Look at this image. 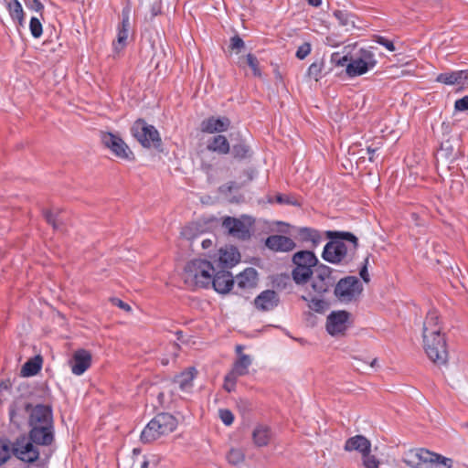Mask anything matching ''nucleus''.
I'll use <instances>...</instances> for the list:
<instances>
[{"label":"nucleus","instance_id":"obj_11","mask_svg":"<svg viewBox=\"0 0 468 468\" xmlns=\"http://www.w3.org/2000/svg\"><path fill=\"white\" fill-rule=\"evenodd\" d=\"M363 286L355 276H347L341 279L335 285V294L344 303H349L360 295Z\"/></svg>","mask_w":468,"mask_h":468},{"label":"nucleus","instance_id":"obj_37","mask_svg":"<svg viewBox=\"0 0 468 468\" xmlns=\"http://www.w3.org/2000/svg\"><path fill=\"white\" fill-rule=\"evenodd\" d=\"M44 216L50 225L53 226L55 229H59L60 224L63 221L62 212L56 210H47L44 212Z\"/></svg>","mask_w":468,"mask_h":468},{"label":"nucleus","instance_id":"obj_49","mask_svg":"<svg viewBox=\"0 0 468 468\" xmlns=\"http://www.w3.org/2000/svg\"><path fill=\"white\" fill-rule=\"evenodd\" d=\"M376 42L385 47L388 51H395L396 49L393 42L388 40L385 37L378 36L376 38Z\"/></svg>","mask_w":468,"mask_h":468},{"label":"nucleus","instance_id":"obj_33","mask_svg":"<svg viewBox=\"0 0 468 468\" xmlns=\"http://www.w3.org/2000/svg\"><path fill=\"white\" fill-rule=\"evenodd\" d=\"M42 358L39 356L27 361L21 369L23 377H32L37 375L41 369Z\"/></svg>","mask_w":468,"mask_h":468},{"label":"nucleus","instance_id":"obj_15","mask_svg":"<svg viewBox=\"0 0 468 468\" xmlns=\"http://www.w3.org/2000/svg\"><path fill=\"white\" fill-rule=\"evenodd\" d=\"M130 10L128 8L123 9L122 12V22L117 27L116 40L112 43L113 50L120 52L126 45L130 35Z\"/></svg>","mask_w":468,"mask_h":468},{"label":"nucleus","instance_id":"obj_3","mask_svg":"<svg viewBox=\"0 0 468 468\" xmlns=\"http://www.w3.org/2000/svg\"><path fill=\"white\" fill-rule=\"evenodd\" d=\"M25 410L27 414L28 432L34 437L51 443L55 441V428L52 409L48 405L27 403Z\"/></svg>","mask_w":468,"mask_h":468},{"label":"nucleus","instance_id":"obj_56","mask_svg":"<svg viewBox=\"0 0 468 468\" xmlns=\"http://www.w3.org/2000/svg\"><path fill=\"white\" fill-rule=\"evenodd\" d=\"M367 150V153L369 154V156H368L369 161L373 162L374 161V154H375V152L377 151V148H373L371 146H368Z\"/></svg>","mask_w":468,"mask_h":468},{"label":"nucleus","instance_id":"obj_39","mask_svg":"<svg viewBox=\"0 0 468 468\" xmlns=\"http://www.w3.org/2000/svg\"><path fill=\"white\" fill-rule=\"evenodd\" d=\"M248 153H249V147L243 143L236 144L231 148V154H232L233 157L237 158V159L246 158L248 155Z\"/></svg>","mask_w":468,"mask_h":468},{"label":"nucleus","instance_id":"obj_5","mask_svg":"<svg viewBox=\"0 0 468 468\" xmlns=\"http://www.w3.org/2000/svg\"><path fill=\"white\" fill-rule=\"evenodd\" d=\"M214 272V267L208 261L195 259L186 263L183 277L189 286L206 288L211 283Z\"/></svg>","mask_w":468,"mask_h":468},{"label":"nucleus","instance_id":"obj_43","mask_svg":"<svg viewBox=\"0 0 468 468\" xmlns=\"http://www.w3.org/2000/svg\"><path fill=\"white\" fill-rule=\"evenodd\" d=\"M363 465L365 468H378L379 462L374 455L370 454V452H367L362 455Z\"/></svg>","mask_w":468,"mask_h":468},{"label":"nucleus","instance_id":"obj_4","mask_svg":"<svg viewBox=\"0 0 468 468\" xmlns=\"http://www.w3.org/2000/svg\"><path fill=\"white\" fill-rule=\"evenodd\" d=\"M402 460L410 468H452L453 463L450 458L423 448L407 451Z\"/></svg>","mask_w":468,"mask_h":468},{"label":"nucleus","instance_id":"obj_25","mask_svg":"<svg viewBox=\"0 0 468 468\" xmlns=\"http://www.w3.org/2000/svg\"><path fill=\"white\" fill-rule=\"evenodd\" d=\"M344 448L346 452L357 451L363 455L365 452H370L371 443L366 437L356 435L349 438Z\"/></svg>","mask_w":468,"mask_h":468},{"label":"nucleus","instance_id":"obj_34","mask_svg":"<svg viewBox=\"0 0 468 468\" xmlns=\"http://www.w3.org/2000/svg\"><path fill=\"white\" fill-rule=\"evenodd\" d=\"M334 16L337 19L339 24L346 27V30L355 27L354 16L350 13L345 10H335Z\"/></svg>","mask_w":468,"mask_h":468},{"label":"nucleus","instance_id":"obj_44","mask_svg":"<svg viewBox=\"0 0 468 468\" xmlns=\"http://www.w3.org/2000/svg\"><path fill=\"white\" fill-rule=\"evenodd\" d=\"M218 416L221 421L227 426L231 425L234 421V415L229 410L220 409L218 410Z\"/></svg>","mask_w":468,"mask_h":468},{"label":"nucleus","instance_id":"obj_59","mask_svg":"<svg viewBox=\"0 0 468 468\" xmlns=\"http://www.w3.org/2000/svg\"><path fill=\"white\" fill-rule=\"evenodd\" d=\"M232 186H233V183H229L227 186H221V187H220V189H222V190H223V189H224V190L226 189V190H228V191H231V189H232Z\"/></svg>","mask_w":468,"mask_h":468},{"label":"nucleus","instance_id":"obj_24","mask_svg":"<svg viewBox=\"0 0 468 468\" xmlns=\"http://www.w3.org/2000/svg\"><path fill=\"white\" fill-rule=\"evenodd\" d=\"M196 368L189 367L187 370L175 377L174 384L177 385L182 392L190 393L193 388V381L196 378Z\"/></svg>","mask_w":468,"mask_h":468},{"label":"nucleus","instance_id":"obj_19","mask_svg":"<svg viewBox=\"0 0 468 468\" xmlns=\"http://www.w3.org/2000/svg\"><path fill=\"white\" fill-rule=\"evenodd\" d=\"M230 120L227 117H209L202 121L200 129L206 133H218L228 131Z\"/></svg>","mask_w":468,"mask_h":468},{"label":"nucleus","instance_id":"obj_16","mask_svg":"<svg viewBox=\"0 0 468 468\" xmlns=\"http://www.w3.org/2000/svg\"><path fill=\"white\" fill-rule=\"evenodd\" d=\"M435 81L449 86H468V69L440 73L437 75Z\"/></svg>","mask_w":468,"mask_h":468},{"label":"nucleus","instance_id":"obj_14","mask_svg":"<svg viewBox=\"0 0 468 468\" xmlns=\"http://www.w3.org/2000/svg\"><path fill=\"white\" fill-rule=\"evenodd\" d=\"M349 314L346 311L332 312L326 319V330L329 335H343L347 329Z\"/></svg>","mask_w":468,"mask_h":468},{"label":"nucleus","instance_id":"obj_36","mask_svg":"<svg viewBox=\"0 0 468 468\" xmlns=\"http://www.w3.org/2000/svg\"><path fill=\"white\" fill-rule=\"evenodd\" d=\"M302 299L308 303V307L317 313H322L326 308V303L324 300L321 298H317L314 296H312L311 293L309 295H303Z\"/></svg>","mask_w":468,"mask_h":468},{"label":"nucleus","instance_id":"obj_29","mask_svg":"<svg viewBox=\"0 0 468 468\" xmlns=\"http://www.w3.org/2000/svg\"><path fill=\"white\" fill-rule=\"evenodd\" d=\"M297 235L302 241L311 242L313 247H317L323 240L321 233L311 228H299Z\"/></svg>","mask_w":468,"mask_h":468},{"label":"nucleus","instance_id":"obj_22","mask_svg":"<svg viewBox=\"0 0 468 468\" xmlns=\"http://www.w3.org/2000/svg\"><path fill=\"white\" fill-rule=\"evenodd\" d=\"M280 302L277 292L273 290L261 292L254 300L255 307L261 311H271L278 306Z\"/></svg>","mask_w":468,"mask_h":468},{"label":"nucleus","instance_id":"obj_28","mask_svg":"<svg viewBox=\"0 0 468 468\" xmlns=\"http://www.w3.org/2000/svg\"><path fill=\"white\" fill-rule=\"evenodd\" d=\"M257 280V271L253 268H247L237 276L236 282L239 288L246 289L254 287Z\"/></svg>","mask_w":468,"mask_h":468},{"label":"nucleus","instance_id":"obj_55","mask_svg":"<svg viewBox=\"0 0 468 468\" xmlns=\"http://www.w3.org/2000/svg\"><path fill=\"white\" fill-rule=\"evenodd\" d=\"M16 410L15 409V407H11L9 409V416H10V420L12 422H16Z\"/></svg>","mask_w":468,"mask_h":468},{"label":"nucleus","instance_id":"obj_31","mask_svg":"<svg viewBox=\"0 0 468 468\" xmlns=\"http://www.w3.org/2000/svg\"><path fill=\"white\" fill-rule=\"evenodd\" d=\"M271 437V430L267 426L259 425L252 432V439L258 447L266 446Z\"/></svg>","mask_w":468,"mask_h":468},{"label":"nucleus","instance_id":"obj_20","mask_svg":"<svg viewBox=\"0 0 468 468\" xmlns=\"http://www.w3.org/2000/svg\"><path fill=\"white\" fill-rule=\"evenodd\" d=\"M232 274L228 271H220L213 274L211 283L214 290L219 293H228L234 285Z\"/></svg>","mask_w":468,"mask_h":468},{"label":"nucleus","instance_id":"obj_17","mask_svg":"<svg viewBox=\"0 0 468 468\" xmlns=\"http://www.w3.org/2000/svg\"><path fill=\"white\" fill-rule=\"evenodd\" d=\"M71 372L76 376H81L91 364V355L85 349H79L74 352L69 361Z\"/></svg>","mask_w":468,"mask_h":468},{"label":"nucleus","instance_id":"obj_62","mask_svg":"<svg viewBox=\"0 0 468 468\" xmlns=\"http://www.w3.org/2000/svg\"><path fill=\"white\" fill-rule=\"evenodd\" d=\"M376 363H377V359H373V360H372V362H371V364H370V366H371V367H374V366L376 365Z\"/></svg>","mask_w":468,"mask_h":468},{"label":"nucleus","instance_id":"obj_57","mask_svg":"<svg viewBox=\"0 0 468 468\" xmlns=\"http://www.w3.org/2000/svg\"><path fill=\"white\" fill-rule=\"evenodd\" d=\"M307 2L313 6H319L322 4V0H307Z\"/></svg>","mask_w":468,"mask_h":468},{"label":"nucleus","instance_id":"obj_54","mask_svg":"<svg viewBox=\"0 0 468 468\" xmlns=\"http://www.w3.org/2000/svg\"><path fill=\"white\" fill-rule=\"evenodd\" d=\"M276 200L278 203L280 204H293L288 197H285V196H282V195H279L277 196L276 197Z\"/></svg>","mask_w":468,"mask_h":468},{"label":"nucleus","instance_id":"obj_51","mask_svg":"<svg viewBox=\"0 0 468 468\" xmlns=\"http://www.w3.org/2000/svg\"><path fill=\"white\" fill-rule=\"evenodd\" d=\"M112 304L118 306L119 308H121L126 312L131 311L130 305L118 298H112Z\"/></svg>","mask_w":468,"mask_h":468},{"label":"nucleus","instance_id":"obj_40","mask_svg":"<svg viewBox=\"0 0 468 468\" xmlns=\"http://www.w3.org/2000/svg\"><path fill=\"white\" fill-rule=\"evenodd\" d=\"M227 459L230 464L238 465L244 461V454L239 449H231L227 455Z\"/></svg>","mask_w":468,"mask_h":468},{"label":"nucleus","instance_id":"obj_30","mask_svg":"<svg viewBox=\"0 0 468 468\" xmlns=\"http://www.w3.org/2000/svg\"><path fill=\"white\" fill-rule=\"evenodd\" d=\"M252 364V358L250 356L246 354L239 355V357H238L232 367V369L230 372L234 374L235 376L242 377L249 373V368Z\"/></svg>","mask_w":468,"mask_h":468},{"label":"nucleus","instance_id":"obj_50","mask_svg":"<svg viewBox=\"0 0 468 468\" xmlns=\"http://www.w3.org/2000/svg\"><path fill=\"white\" fill-rule=\"evenodd\" d=\"M230 48L239 50L244 47V41L239 37L234 36L230 38Z\"/></svg>","mask_w":468,"mask_h":468},{"label":"nucleus","instance_id":"obj_41","mask_svg":"<svg viewBox=\"0 0 468 468\" xmlns=\"http://www.w3.org/2000/svg\"><path fill=\"white\" fill-rule=\"evenodd\" d=\"M29 29H30L31 35L35 38H38L41 37L43 29H42V24L38 18H37L35 16L31 17L30 23H29Z\"/></svg>","mask_w":468,"mask_h":468},{"label":"nucleus","instance_id":"obj_2","mask_svg":"<svg viewBox=\"0 0 468 468\" xmlns=\"http://www.w3.org/2000/svg\"><path fill=\"white\" fill-rule=\"evenodd\" d=\"M422 337L429 358L438 365H444L448 359V352L445 339L441 335L439 313L435 309L430 310L426 315Z\"/></svg>","mask_w":468,"mask_h":468},{"label":"nucleus","instance_id":"obj_26","mask_svg":"<svg viewBox=\"0 0 468 468\" xmlns=\"http://www.w3.org/2000/svg\"><path fill=\"white\" fill-rule=\"evenodd\" d=\"M207 149L221 155L230 152V145L226 136L218 134L207 141Z\"/></svg>","mask_w":468,"mask_h":468},{"label":"nucleus","instance_id":"obj_10","mask_svg":"<svg viewBox=\"0 0 468 468\" xmlns=\"http://www.w3.org/2000/svg\"><path fill=\"white\" fill-rule=\"evenodd\" d=\"M325 235L328 239L336 240L341 250L343 261H349L354 258L357 249V238L354 234L346 231L327 230Z\"/></svg>","mask_w":468,"mask_h":468},{"label":"nucleus","instance_id":"obj_42","mask_svg":"<svg viewBox=\"0 0 468 468\" xmlns=\"http://www.w3.org/2000/svg\"><path fill=\"white\" fill-rule=\"evenodd\" d=\"M238 377L230 371L225 376L223 388L228 392L235 390Z\"/></svg>","mask_w":468,"mask_h":468},{"label":"nucleus","instance_id":"obj_47","mask_svg":"<svg viewBox=\"0 0 468 468\" xmlns=\"http://www.w3.org/2000/svg\"><path fill=\"white\" fill-rule=\"evenodd\" d=\"M311 52V45L309 43H303L301 45L296 51V57L299 59L305 58Z\"/></svg>","mask_w":468,"mask_h":468},{"label":"nucleus","instance_id":"obj_60","mask_svg":"<svg viewBox=\"0 0 468 468\" xmlns=\"http://www.w3.org/2000/svg\"><path fill=\"white\" fill-rule=\"evenodd\" d=\"M242 349H243L242 346H236V353L238 355V357H239V355L243 354L242 353Z\"/></svg>","mask_w":468,"mask_h":468},{"label":"nucleus","instance_id":"obj_38","mask_svg":"<svg viewBox=\"0 0 468 468\" xmlns=\"http://www.w3.org/2000/svg\"><path fill=\"white\" fill-rule=\"evenodd\" d=\"M324 65L323 60H316L313 62L307 69V76L310 79L318 81L322 78V70L324 69Z\"/></svg>","mask_w":468,"mask_h":468},{"label":"nucleus","instance_id":"obj_27","mask_svg":"<svg viewBox=\"0 0 468 468\" xmlns=\"http://www.w3.org/2000/svg\"><path fill=\"white\" fill-rule=\"evenodd\" d=\"M341 255V250L335 239H331L327 242L322 253L324 261L334 264L343 261Z\"/></svg>","mask_w":468,"mask_h":468},{"label":"nucleus","instance_id":"obj_46","mask_svg":"<svg viewBox=\"0 0 468 468\" xmlns=\"http://www.w3.org/2000/svg\"><path fill=\"white\" fill-rule=\"evenodd\" d=\"M26 6L36 12L41 13L44 9L43 4L39 0H24Z\"/></svg>","mask_w":468,"mask_h":468},{"label":"nucleus","instance_id":"obj_6","mask_svg":"<svg viewBox=\"0 0 468 468\" xmlns=\"http://www.w3.org/2000/svg\"><path fill=\"white\" fill-rule=\"evenodd\" d=\"M176 419L169 413H160L153 418L141 433V441L149 443L162 436L168 435L176 430Z\"/></svg>","mask_w":468,"mask_h":468},{"label":"nucleus","instance_id":"obj_8","mask_svg":"<svg viewBox=\"0 0 468 468\" xmlns=\"http://www.w3.org/2000/svg\"><path fill=\"white\" fill-rule=\"evenodd\" d=\"M377 63L376 55L371 48H360L347 63L346 72L351 78L361 76L373 69Z\"/></svg>","mask_w":468,"mask_h":468},{"label":"nucleus","instance_id":"obj_18","mask_svg":"<svg viewBox=\"0 0 468 468\" xmlns=\"http://www.w3.org/2000/svg\"><path fill=\"white\" fill-rule=\"evenodd\" d=\"M222 226L234 238L246 239L250 237L249 227L239 218L227 217L223 219Z\"/></svg>","mask_w":468,"mask_h":468},{"label":"nucleus","instance_id":"obj_23","mask_svg":"<svg viewBox=\"0 0 468 468\" xmlns=\"http://www.w3.org/2000/svg\"><path fill=\"white\" fill-rule=\"evenodd\" d=\"M240 259L239 250L233 247L221 248L218 251V261L222 268H231L235 266Z\"/></svg>","mask_w":468,"mask_h":468},{"label":"nucleus","instance_id":"obj_45","mask_svg":"<svg viewBox=\"0 0 468 468\" xmlns=\"http://www.w3.org/2000/svg\"><path fill=\"white\" fill-rule=\"evenodd\" d=\"M247 63L250 66V68L252 69L253 74L255 76H261V71L259 69V62H258L257 58L254 55H252L250 53L247 55Z\"/></svg>","mask_w":468,"mask_h":468},{"label":"nucleus","instance_id":"obj_48","mask_svg":"<svg viewBox=\"0 0 468 468\" xmlns=\"http://www.w3.org/2000/svg\"><path fill=\"white\" fill-rule=\"evenodd\" d=\"M454 108L458 112H465L468 111V95L456 100L454 102Z\"/></svg>","mask_w":468,"mask_h":468},{"label":"nucleus","instance_id":"obj_9","mask_svg":"<svg viewBox=\"0 0 468 468\" xmlns=\"http://www.w3.org/2000/svg\"><path fill=\"white\" fill-rule=\"evenodd\" d=\"M132 133L145 148H159L161 138L154 126L147 124L144 120H137L133 127Z\"/></svg>","mask_w":468,"mask_h":468},{"label":"nucleus","instance_id":"obj_32","mask_svg":"<svg viewBox=\"0 0 468 468\" xmlns=\"http://www.w3.org/2000/svg\"><path fill=\"white\" fill-rule=\"evenodd\" d=\"M6 6L10 16L13 20H17L20 26L24 25L25 13L23 11L22 5L18 0H5Z\"/></svg>","mask_w":468,"mask_h":468},{"label":"nucleus","instance_id":"obj_35","mask_svg":"<svg viewBox=\"0 0 468 468\" xmlns=\"http://www.w3.org/2000/svg\"><path fill=\"white\" fill-rule=\"evenodd\" d=\"M13 456V441L7 439L0 440V466Z\"/></svg>","mask_w":468,"mask_h":468},{"label":"nucleus","instance_id":"obj_63","mask_svg":"<svg viewBox=\"0 0 468 468\" xmlns=\"http://www.w3.org/2000/svg\"><path fill=\"white\" fill-rule=\"evenodd\" d=\"M462 427L468 428V421L462 423Z\"/></svg>","mask_w":468,"mask_h":468},{"label":"nucleus","instance_id":"obj_52","mask_svg":"<svg viewBox=\"0 0 468 468\" xmlns=\"http://www.w3.org/2000/svg\"><path fill=\"white\" fill-rule=\"evenodd\" d=\"M338 57H339L338 54H336V53L333 54L332 60L335 61L339 66H346L347 65L346 62L350 61L348 59L347 56H344V57L337 58Z\"/></svg>","mask_w":468,"mask_h":468},{"label":"nucleus","instance_id":"obj_61","mask_svg":"<svg viewBox=\"0 0 468 468\" xmlns=\"http://www.w3.org/2000/svg\"><path fill=\"white\" fill-rule=\"evenodd\" d=\"M149 466V462L148 461H144L141 464V467L140 468H148Z\"/></svg>","mask_w":468,"mask_h":468},{"label":"nucleus","instance_id":"obj_12","mask_svg":"<svg viewBox=\"0 0 468 468\" xmlns=\"http://www.w3.org/2000/svg\"><path fill=\"white\" fill-rule=\"evenodd\" d=\"M313 275L311 287L313 292L319 296L328 292L335 282V279L332 277V269L324 264L318 265Z\"/></svg>","mask_w":468,"mask_h":468},{"label":"nucleus","instance_id":"obj_1","mask_svg":"<svg viewBox=\"0 0 468 468\" xmlns=\"http://www.w3.org/2000/svg\"><path fill=\"white\" fill-rule=\"evenodd\" d=\"M54 452L53 443L30 433L21 434L13 441V456L25 468H48Z\"/></svg>","mask_w":468,"mask_h":468},{"label":"nucleus","instance_id":"obj_58","mask_svg":"<svg viewBox=\"0 0 468 468\" xmlns=\"http://www.w3.org/2000/svg\"><path fill=\"white\" fill-rule=\"evenodd\" d=\"M211 245H212V241H211L210 239H204V240L202 241V247H203L204 249H207V248H209Z\"/></svg>","mask_w":468,"mask_h":468},{"label":"nucleus","instance_id":"obj_53","mask_svg":"<svg viewBox=\"0 0 468 468\" xmlns=\"http://www.w3.org/2000/svg\"><path fill=\"white\" fill-rule=\"evenodd\" d=\"M368 261V259L367 258L365 260V265L362 267V269L360 270V277L362 278V280L365 282H369V274L367 272V263Z\"/></svg>","mask_w":468,"mask_h":468},{"label":"nucleus","instance_id":"obj_21","mask_svg":"<svg viewBox=\"0 0 468 468\" xmlns=\"http://www.w3.org/2000/svg\"><path fill=\"white\" fill-rule=\"evenodd\" d=\"M265 245L276 252H288L295 248L294 241L285 236L271 235L266 239Z\"/></svg>","mask_w":468,"mask_h":468},{"label":"nucleus","instance_id":"obj_7","mask_svg":"<svg viewBox=\"0 0 468 468\" xmlns=\"http://www.w3.org/2000/svg\"><path fill=\"white\" fill-rule=\"evenodd\" d=\"M295 265L292 271V277L295 283L305 284L314 274V267H317L318 259L310 250L296 252L292 257Z\"/></svg>","mask_w":468,"mask_h":468},{"label":"nucleus","instance_id":"obj_13","mask_svg":"<svg viewBox=\"0 0 468 468\" xmlns=\"http://www.w3.org/2000/svg\"><path fill=\"white\" fill-rule=\"evenodd\" d=\"M101 142L115 156L125 160L133 158V152L120 136L112 133H104L101 134Z\"/></svg>","mask_w":468,"mask_h":468}]
</instances>
